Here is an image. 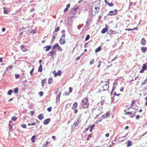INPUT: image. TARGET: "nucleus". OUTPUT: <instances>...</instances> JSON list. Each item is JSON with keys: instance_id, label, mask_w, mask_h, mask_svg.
<instances>
[{"instance_id": "nucleus-33", "label": "nucleus", "mask_w": 147, "mask_h": 147, "mask_svg": "<svg viewBox=\"0 0 147 147\" xmlns=\"http://www.w3.org/2000/svg\"><path fill=\"white\" fill-rule=\"evenodd\" d=\"M18 88H16L14 89V92L15 93H17L18 92Z\"/></svg>"}, {"instance_id": "nucleus-18", "label": "nucleus", "mask_w": 147, "mask_h": 147, "mask_svg": "<svg viewBox=\"0 0 147 147\" xmlns=\"http://www.w3.org/2000/svg\"><path fill=\"white\" fill-rule=\"evenodd\" d=\"M61 71L60 70H59L56 73L55 75L54 76L55 77H56L57 76H59L61 75Z\"/></svg>"}, {"instance_id": "nucleus-9", "label": "nucleus", "mask_w": 147, "mask_h": 147, "mask_svg": "<svg viewBox=\"0 0 147 147\" xmlns=\"http://www.w3.org/2000/svg\"><path fill=\"white\" fill-rule=\"evenodd\" d=\"M127 134L125 136L119 137L118 139V141L119 143H121L122 142L124 141L125 139V138L127 136Z\"/></svg>"}, {"instance_id": "nucleus-7", "label": "nucleus", "mask_w": 147, "mask_h": 147, "mask_svg": "<svg viewBox=\"0 0 147 147\" xmlns=\"http://www.w3.org/2000/svg\"><path fill=\"white\" fill-rule=\"evenodd\" d=\"M56 47H57V50L58 51H62V49L59 46L58 44L56 43L55 44L53 47V49H55Z\"/></svg>"}, {"instance_id": "nucleus-32", "label": "nucleus", "mask_w": 147, "mask_h": 147, "mask_svg": "<svg viewBox=\"0 0 147 147\" xmlns=\"http://www.w3.org/2000/svg\"><path fill=\"white\" fill-rule=\"evenodd\" d=\"M12 92H13V90H9L8 91L7 93V94L8 95H11L12 93Z\"/></svg>"}, {"instance_id": "nucleus-55", "label": "nucleus", "mask_w": 147, "mask_h": 147, "mask_svg": "<svg viewBox=\"0 0 147 147\" xmlns=\"http://www.w3.org/2000/svg\"><path fill=\"white\" fill-rule=\"evenodd\" d=\"M55 36L54 35V34H53V38L52 39V41H54L55 40Z\"/></svg>"}, {"instance_id": "nucleus-56", "label": "nucleus", "mask_w": 147, "mask_h": 147, "mask_svg": "<svg viewBox=\"0 0 147 147\" xmlns=\"http://www.w3.org/2000/svg\"><path fill=\"white\" fill-rule=\"evenodd\" d=\"M114 96H119V95H120V94H116L115 92L114 93Z\"/></svg>"}, {"instance_id": "nucleus-41", "label": "nucleus", "mask_w": 147, "mask_h": 147, "mask_svg": "<svg viewBox=\"0 0 147 147\" xmlns=\"http://www.w3.org/2000/svg\"><path fill=\"white\" fill-rule=\"evenodd\" d=\"M18 118L17 117H12L11 118V120H12L13 121H15Z\"/></svg>"}, {"instance_id": "nucleus-62", "label": "nucleus", "mask_w": 147, "mask_h": 147, "mask_svg": "<svg viewBox=\"0 0 147 147\" xmlns=\"http://www.w3.org/2000/svg\"><path fill=\"white\" fill-rule=\"evenodd\" d=\"M140 117V116L139 115H137L136 117V119H138Z\"/></svg>"}, {"instance_id": "nucleus-30", "label": "nucleus", "mask_w": 147, "mask_h": 147, "mask_svg": "<svg viewBox=\"0 0 147 147\" xmlns=\"http://www.w3.org/2000/svg\"><path fill=\"white\" fill-rule=\"evenodd\" d=\"M92 134H89V135H88V136L87 138V141H88L89 140L90 138L92 137Z\"/></svg>"}, {"instance_id": "nucleus-15", "label": "nucleus", "mask_w": 147, "mask_h": 147, "mask_svg": "<svg viewBox=\"0 0 147 147\" xmlns=\"http://www.w3.org/2000/svg\"><path fill=\"white\" fill-rule=\"evenodd\" d=\"M126 143L127 144V147H129L130 146H131L132 144V142L130 140H128L127 141Z\"/></svg>"}, {"instance_id": "nucleus-16", "label": "nucleus", "mask_w": 147, "mask_h": 147, "mask_svg": "<svg viewBox=\"0 0 147 147\" xmlns=\"http://www.w3.org/2000/svg\"><path fill=\"white\" fill-rule=\"evenodd\" d=\"M105 97L104 96L101 97V101L99 103V104H100L101 105H102L103 103L105 101Z\"/></svg>"}, {"instance_id": "nucleus-42", "label": "nucleus", "mask_w": 147, "mask_h": 147, "mask_svg": "<svg viewBox=\"0 0 147 147\" xmlns=\"http://www.w3.org/2000/svg\"><path fill=\"white\" fill-rule=\"evenodd\" d=\"M21 127L24 128H25L26 127V125L25 124H23L21 125Z\"/></svg>"}, {"instance_id": "nucleus-39", "label": "nucleus", "mask_w": 147, "mask_h": 147, "mask_svg": "<svg viewBox=\"0 0 147 147\" xmlns=\"http://www.w3.org/2000/svg\"><path fill=\"white\" fill-rule=\"evenodd\" d=\"M90 20L88 19H87V21H86V24L85 25V26H88V24H89V22H90Z\"/></svg>"}, {"instance_id": "nucleus-3", "label": "nucleus", "mask_w": 147, "mask_h": 147, "mask_svg": "<svg viewBox=\"0 0 147 147\" xmlns=\"http://www.w3.org/2000/svg\"><path fill=\"white\" fill-rule=\"evenodd\" d=\"M108 82L106 81H101V86L103 88V91L106 90H108L109 88V82L107 81Z\"/></svg>"}, {"instance_id": "nucleus-58", "label": "nucleus", "mask_w": 147, "mask_h": 147, "mask_svg": "<svg viewBox=\"0 0 147 147\" xmlns=\"http://www.w3.org/2000/svg\"><path fill=\"white\" fill-rule=\"evenodd\" d=\"M101 62V61H99V62H98L99 64H98V65L97 66V67L98 68H99L100 67V63Z\"/></svg>"}, {"instance_id": "nucleus-5", "label": "nucleus", "mask_w": 147, "mask_h": 147, "mask_svg": "<svg viewBox=\"0 0 147 147\" xmlns=\"http://www.w3.org/2000/svg\"><path fill=\"white\" fill-rule=\"evenodd\" d=\"M118 11L117 9H114L113 11H111L108 14L107 16H113L116 15L118 13Z\"/></svg>"}, {"instance_id": "nucleus-63", "label": "nucleus", "mask_w": 147, "mask_h": 147, "mask_svg": "<svg viewBox=\"0 0 147 147\" xmlns=\"http://www.w3.org/2000/svg\"><path fill=\"white\" fill-rule=\"evenodd\" d=\"M78 112V110L76 109H75L74 110V113H76Z\"/></svg>"}, {"instance_id": "nucleus-31", "label": "nucleus", "mask_w": 147, "mask_h": 147, "mask_svg": "<svg viewBox=\"0 0 147 147\" xmlns=\"http://www.w3.org/2000/svg\"><path fill=\"white\" fill-rule=\"evenodd\" d=\"M79 123V121L78 120L77 121H75L74 123V125L75 126H77L78 125Z\"/></svg>"}, {"instance_id": "nucleus-27", "label": "nucleus", "mask_w": 147, "mask_h": 147, "mask_svg": "<svg viewBox=\"0 0 147 147\" xmlns=\"http://www.w3.org/2000/svg\"><path fill=\"white\" fill-rule=\"evenodd\" d=\"M89 127L90 128V131L91 132L92 131V129L94 127V125H89Z\"/></svg>"}, {"instance_id": "nucleus-10", "label": "nucleus", "mask_w": 147, "mask_h": 147, "mask_svg": "<svg viewBox=\"0 0 147 147\" xmlns=\"http://www.w3.org/2000/svg\"><path fill=\"white\" fill-rule=\"evenodd\" d=\"M61 94V92H59V93L57 95L56 98V102L57 103L58 102H59L60 101V96Z\"/></svg>"}, {"instance_id": "nucleus-12", "label": "nucleus", "mask_w": 147, "mask_h": 147, "mask_svg": "<svg viewBox=\"0 0 147 147\" xmlns=\"http://www.w3.org/2000/svg\"><path fill=\"white\" fill-rule=\"evenodd\" d=\"M50 121L51 119L50 118L47 119L44 121L43 123L44 125H47L50 122Z\"/></svg>"}, {"instance_id": "nucleus-1", "label": "nucleus", "mask_w": 147, "mask_h": 147, "mask_svg": "<svg viewBox=\"0 0 147 147\" xmlns=\"http://www.w3.org/2000/svg\"><path fill=\"white\" fill-rule=\"evenodd\" d=\"M82 107L83 108H86L89 105V103L88 99L86 98H84L82 100L81 103Z\"/></svg>"}, {"instance_id": "nucleus-59", "label": "nucleus", "mask_w": 147, "mask_h": 147, "mask_svg": "<svg viewBox=\"0 0 147 147\" xmlns=\"http://www.w3.org/2000/svg\"><path fill=\"white\" fill-rule=\"evenodd\" d=\"M138 29V28L137 27H136L132 29V30H137Z\"/></svg>"}, {"instance_id": "nucleus-43", "label": "nucleus", "mask_w": 147, "mask_h": 147, "mask_svg": "<svg viewBox=\"0 0 147 147\" xmlns=\"http://www.w3.org/2000/svg\"><path fill=\"white\" fill-rule=\"evenodd\" d=\"M13 68V67L12 66H10V65H9L8 67H7L6 68V70L5 71H7V70L8 69V68H9L10 69H12Z\"/></svg>"}, {"instance_id": "nucleus-22", "label": "nucleus", "mask_w": 147, "mask_h": 147, "mask_svg": "<svg viewBox=\"0 0 147 147\" xmlns=\"http://www.w3.org/2000/svg\"><path fill=\"white\" fill-rule=\"evenodd\" d=\"M109 113H107L103 115H102V117H103L104 118H106L108 117L109 116Z\"/></svg>"}, {"instance_id": "nucleus-57", "label": "nucleus", "mask_w": 147, "mask_h": 147, "mask_svg": "<svg viewBox=\"0 0 147 147\" xmlns=\"http://www.w3.org/2000/svg\"><path fill=\"white\" fill-rule=\"evenodd\" d=\"M125 30L126 31H132V29H130V28H125Z\"/></svg>"}, {"instance_id": "nucleus-36", "label": "nucleus", "mask_w": 147, "mask_h": 147, "mask_svg": "<svg viewBox=\"0 0 147 147\" xmlns=\"http://www.w3.org/2000/svg\"><path fill=\"white\" fill-rule=\"evenodd\" d=\"M135 102L134 100L132 101V103L130 105V107L132 108V107L133 106V105L134 104H135Z\"/></svg>"}, {"instance_id": "nucleus-28", "label": "nucleus", "mask_w": 147, "mask_h": 147, "mask_svg": "<svg viewBox=\"0 0 147 147\" xmlns=\"http://www.w3.org/2000/svg\"><path fill=\"white\" fill-rule=\"evenodd\" d=\"M101 50V47H98L95 50V52L97 53L100 51Z\"/></svg>"}, {"instance_id": "nucleus-35", "label": "nucleus", "mask_w": 147, "mask_h": 147, "mask_svg": "<svg viewBox=\"0 0 147 147\" xmlns=\"http://www.w3.org/2000/svg\"><path fill=\"white\" fill-rule=\"evenodd\" d=\"M147 82V79H146L144 81H142V85L143 86L146 82Z\"/></svg>"}, {"instance_id": "nucleus-37", "label": "nucleus", "mask_w": 147, "mask_h": 147, "mask_svg": "<svg viewBox=\"0 0 147 147\" xmlns=\"http://www.w3.org/2000/svg\"><path fill=\"white\" fill-rule=\"evenodd\" d=\"M107 4L110 7H112L113 6V4L112 3H107Z\"/></svg>"}, {"instance_id": "nucleus-38", "label": "nucleus", "mask_w": 147, "mask_h": 147, "mask_svg": "<svg viewBox=\"0 0 147 147\" xmlns=\"http://www.w3.org/2000/svg\"><path fill=\"white\" fill-rule=\"evenodd\" d=\"M90 36L89 34H88L87 35L86 38H85V40H88L90 38Z\"/></svg>"}, {"instance_id": "nucleus-14", "label": "nucleus", "mask_w": 147, "mask_h": 147, "mask_svg": "<svg viewBox=\"0 0 147 147\" xmlns=\"http://www.w3.org/2000/svg\"><path fill=\"white\" fill-rule=\"evenodd\" d=\"M46 81L47 79L46 78L44 79L42 81V86L43 87H44L45 86V84L46 83Z\"/></svg>"}, {"instance_id": "nucleus-29", "label": "nucleus", "mask_w": 147, "mask_h": 147, "mask_svg": "<svg viewBox=\"0 0 147 147\" xmlns=\"http://www.w3.org/2000/svg\"><path fill=\"white\" fill-rule=\"evenodd\" d=\"M125 115H130V116L132 115L133 113L132 112H127L125 113Z\"/></svg>"}, {"instance_id": "nucleus-51", "label": "nucleus", "mask_w": 147, "mask_h": 147, "mask_svg": "<svg viewBox=\"0 0 147 147\" xmlns=\"http://www.w3.org/2000/svg\"><path fill=\"white\" fill-rule=\"evenodd\" d=\"M34 70V68H33L30 71V74L31 75H32V74H33Z\"/></svg>"}, {"instance_id": "nucleus-54", "label": "nucleus", "mask_w": 147, "mask_h": 147, "mask_svg": "<svg viewBox=\"0 0 147 147\" xmlns=\"http://www.w3.org/2000/svg\"><path fill=\"white\" fill-rule=\"evenodd\" d=\"M70 94V93L69 92H65V95L66 96H68Z\"/></svg>"}, {"instance_id": "nucleus-25", "label": "nucleus", "mask_w": 147, "mask_h": 147, "mask_svg": "<svg viewBox=\"0 0 147 147\" xmlns=\"http://www.w3.org/2000/svg\"><path fill=\"white\" fill-rule=\"evenodd\" d=\"M95 113L97 114L96 115V117H98L100 113V109H99L98 110H96L95 111Z\"/></svg>"}, {"instance_id": "nucleus-49", "label": "nucleus", "mask_w": 147, "mask_h": 147, "mask_svg": "<svg viewBox=\"0 0 147 147\" xmlns=\"http://www.w3.org/2000/svg\"><path fill=\"white\" fill-rule=\"evenodd\" d=\"M51 109L52 107H49L48 108L47 110L49 112H50L51 111Z\"/></svg>"}, {"instance_id": "nucleus-6", "label": "nucleus", "mask_w": 147, "mask_h": 147, "mask_svg": "<svg viewBox=\"0 0 147 147\" xmlns=\"http://www.w3.org/2000/svg\"><path fill=\"white\" fill-rule=\"evenodd\" d=\"M147 66L146 65V63L142 65V68L141 70L139 71L140 73H143L144 71L146 70L147 69Z\"/></svg>"}, {"instance_id": "nucleus-13", "label": "nucleus", "mask_w": 147, "mask_h": 147, "mask_svg": "<svg viewBox=\"0 0 147 147\" xmlns=\"http://www.w3.org/2000/svg\"><path fill=\"white\" fill-rule=\"evenodd\" d=\"M141 44L143 45H145L146 44V40L144 38H142L141 41Z\"/></svg>"}, {"instance_id": "nucleus-45", "label": "nucleus", "mask_w": 147, "mask_h": 147, "mask_svg": "<svg viewBox=\"0 0 147 147\" xmlns=\"http://www.w3.org/2000/svg\"><path fill=\"white\" fill-rule=\"evenodd\" d=\"M59 30V27H57L55 30V32H56L58 31Z\"/></svg>"}, {"instance_id": "nucleus-46", "label": "nucleus", "mask_w": 147, "mask_h": 147, "mask_svg": "<svg viewBox=\"0 0 147 147\" xmlns=\"http://www.w3.org/2000/svg\"><path fill=\"white\" fill-rule=\"evenodd\" d=\"M15 76V78L16 79L19 78L20 77V75L19 74H16Z\"/></svg>"}, {"instance_id": "nucleus-40", "label": "nucleus", "mask_w": 147, "mask_h": 147, "mask_svg": "<svg viewBox=\"0 0 147 147\" xmlns=\"http://www.w3.org/2000/svg\"><path fill=\"white\" fill-rule=\"evenodd\" d=\"M35 137L34 136H32L31 138L32 141V142H34L35 140Z\"/></svg>"}, {"instance_id": "nucleus-20", "label": "nucleus", "mask_w": 147, "mask_h": 147, "mask_svg": "<svg viewBox=\"0 0 147 147\" xmlns=\"http://www.w3.org/2000/svg\"><path fill=\"white\" fill-rule=\"evenodd\" d=\"M70 5L69 4H68L67 5L66 7L64 10V13L66 12L67 11L68 9L70 7Z\"/></svg>"}, {"instance_id": "nucleus-11", "label": "nucleus", "mask_w": 147, "mask_h": 147, "mask_svg": "<svg viewBox=\"0 0 147 147\" xmlns=\"http://www.w3.org/2000/svg\"><path fill=\"white\" fill-rule=\"evenodd\" d=\"M77 8H73L71 10L70 13V15L71 14L72 15H75Z\"/></svg>"}, {"instance_id": "nucleus-8", "label": "nucleus", "mask_w": 147, "mask_h": 147, "mask_svg": "<svg viewBox=\"0 0 147 147\" xmlns=\"http://www.w3.org/2000/svg\"><path fill=\"white\" fill-rule=\"evenodd\" d=\"M56 51L55 50V49H53V48L51 51L50 52V56H51L52 58L53 59L54 58V55L56 54Z\"/></svg>"}, {"instance_id": "nucleus-24", "label": "nucleus", "mask_w": 147, "mask_h": 147, "mask_svg": "<svg viewBox=\"0 0 147 147\" xmlns=\"http://www.w3.org/2000/svg\"><path fill=\"white\" fill-rule=\"evenodd\" d=\"M45 48H46L45 51H49L51 49V46L50 45H48L45 46Z\"/></svg>"}, {"instance_id": "nucleus-19", "label": "nucleus", "mask_w": 147, "mask_h": 147, "mask_svg": "<svg viewBox=\"0 0 147 147\" xmlns=\"http://www.w3.org/2000/svg\"><path fill=\"white\" fill-rule=\"evenodd\" d=\"M108 30V28L107 27V26H106L105 27V28H104L102 29V30L101 32L102 34H104Z\"/></svg>"}, {"instance_id": "nucleus-64", "label": "nucleus", "mask_w": 147, "mask_h": 147, "mask_svg": "<svg viewBox=\"0 0 147 147\" xmlns=\"http://www.w3.org/2000/svg\"><path fill=\"white\" fill-rule=\"evenodd\" d=\"M132 108L135 110H137L138 109L137 107H132Z\"/></svg>"}, {"instance_id": "nucleus-61", "label": "nucleus", "mask_w": 147, "mask_h": 147, "mask_svg": "<svg viewBox=\"0 0 147 147\" xmlns=\"http://www.w3.org/2000/svg\"><path fill=\"white\" fill-rule=\"evenodd\" d=\"M115 88L116 87L114 86V85L112 88V91H113L115 89Z\"/></svg>"}, {"instance_id": "nucleus-26", "label": "nucleus", "mask_w": 147, "mask_h": 147, "mask_svg": "<svg viewBox=\"0 0 147 147\" xmlns=\"http://www.w3.org/2000/svg\"><path fill=\"white\" fill-rule=\"evenodd\" d=\"M78 106V103L77 102H74L72 108V109H74L75 108H76Z\"/></svg>"}, {"instance_id": "nucleus-47", "label": "nucleus", "mask_w": 147, "mask_h": 147, "mask_svg": "<svg viewBox=\"0 0 147 147\" xmlns=\"http://www.w3.org/2000/svg\"><path fill=\"white\" fill-rule=\"evenodd\" d=\"M36 30H35L33 29L32 30L31 32V33L33 34H34L36 33Z\"/></svg>"}, {"instance_id": "nucleus-53", "label": "nucleus", "mask_w": 147, "mask_h": 147, "mask_svg": "<svg viewBox=\"0 0 147 147\" xmlns=\"http://www.w3.org/2000/svg\"><path fill=\"white\" fill-rule=\"evenodd\" d=\"M5 14H7L8 13V11L7 10H4L3 12Z\"/></svg>"}, {"instance_id": "nucleus-48", "label": "nucleus", "mask_w": 147, "mask_h": 147, "mask_svg": "<svg viewBox=\"0 0 147 147\" xmlns=\"http://www.w3.org/2000/svg\"><path fill=\"white\" fill-rule=\"evenodd\" d=\"M39 94L40 95V96H42L43 95V92L40 91L39 92Z\"/></svg>"}, {"instance_id": "nucleus-44", "label": "nucleus", "mask_w": 147, "mask_h": 147, "mask_svg": "<svg viewBox=\"0 0 147 147\" xmlns=\"http://www.w3.org/2000/svg\"><path fill=\"white\" fill-rule=\"evenodd\" d=\"M94 59H92V60H91L90 62V65H92L94 63Z\"/></svg>"}, {"instance_id": "nucleus-2", "label": "nucleus", "mask_w": 147, "mask_h": 147, "mask_svg": "<svg viewBox=\"0 0 147 147\" xmlns=\"http://www.w3.org/2000/svg\"><path fill=\"white\" fill-rule=\"evenodd\" d=\"M95 10V11L93 12V11L92 9H90L89 11V13L90 14H91L92 16H94L96 13H98L100 11V6L98 5L94 7Z\"/></svg>"}, {"instance_id": "nucleus-21", "label": "nucleus", "mask_w": 147, "mask_h": 147, "mask_svg": "<svg viewBox=\"0 0 147 147\" xmlns=\"http://www.w3.org/2000/svg\"><path fill=\"white\" fill-rule=\"evenodd\" d=\"M38 118L40 120H42L44 118V115L42 114H40L38 116Z\"/></svg>"}, {"instance_id": "nucleus-34", "label": "nucleus", "mask_w": 147, "mask_h": 147, "mask_svg": "<svg viewBox=\"0 0 147 147\" xmlns=\"http://www.w3.org/2000/svg\"><path fill=\"white\" fill-rule=\"evenodd\" d=\"M53 82V79L51 78H50L48 80V83L49 84H51Z\"/></svg>"}, {"instance_id": "nucleus-17", "label": "nucleus", "mask_w": 147, "mask_h": 147, "mask_svg": "<svg viewBox=\"0 0 147 147\" xmlns=\"http://www.w3.org/2000/svg\"><path fill=\"white\" fill-rule=\"evenodd\" d=\"M141 50L143 53H145L147 51V47H142L141 48Z\"/></svg>"}, {"instance_id": "nucleus-60", "label": "nucleus", "mask_w": 147, "mask_h": 147, "mask_svg": "<svg viewBox=\"0 0 147 147\" xmlns=\"http://www.w3.org/2000/svg\"><path fill=\"white\" fill-rule=\"evenodd\" d=\"M80 56H79V57H77V58L76 59V61H78V60H79L80 59Z\"/></svg>"}, {"instance_id": "nucleus-4", "label": "nucleus", "mask_w": 147, "mask_h": 147, "mask_svg": "<svg viewBox=\"0 0 147 147\" xmlns=\"http://www.w3.org/2000/svg\"><path fill=\"white\" fill-rule=\"evenodd\" d=\"M65 33L63 34L61 38L59 40L60 43L61 45H64L66 42V39L65 38Z\"/></svg>"}, {"instance_id": "nucleus-50", "label": "nucleus", "mask_w": 147, "mask_h": 147, "mask_svg": "<svg viewBox=\"0 0 147 147\" xmlns=\"http://www.w3.org/2000/svg\"><path fill=\"white\" fill-rule=\"evenodd\" d=\"M13 125V123L12 121H10L9 122V125Z\"/></svg>"}, {"instance_id": "nucleus-23", "label": "nucleus", "mask_w": 147, "mask_h": 147, "mask_svg": "<svg viewBox=\"0 0 147 147\" xmlns=\"http://www.w3.org/2000/svg\"><path fill=\"white\" fill-rule=\"evenodd\" d=\"M38 71L39 72H41L42 71V66L41 64L40 65V66L38 68Z\"/></svg>"}, {"instance_id": "nucleus-52", "label": "nucleus", "mask_w": 147, "mask_h": 147, "mask_svg": "<svg viewBox=\"0 0 147 147\" xmlns=\"http://www.w3.org/2000/svg\"><path fill=\"white\" fill-rule=\"evenodd\" d=\"M72 90H73V89L71 87H70L69 88V91L70 92H72Z\"/></svg>"}]
</instances>
